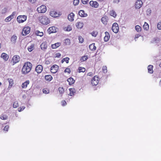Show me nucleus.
Wrapping results in <instances>:
<instances>
[{"mask_svg": "<svg viewBox=\"0 0 161 161\" xmlns=\"http://www.w3.org/2000/svg\"><path fill=\"white\" fill-rule=\"evenodd\" d=\"M32 67V64L30 62H26L24 63L22 69L23 74L26 75L31 70Z\"/></svg>", "mask_w": 161, "mask_h": 161, "instance_id": "1", "label": "nucleus"}, {"mask_svg": "<svg viewBox=\"0 0 161 161\" xmlns=\"http://www.w3.org/2000/svg\"><path fill=\"white\" fill-rule=\"evenodd\" d=\"M40 22L43 25H47L49 24L50 20L46 16H43L40 17L39 19Z\"/></svg>", "mask_w": 161, "mask_h": 161, "instance_id": "2", "label": "nucleus"}, {"mask_svg": "<svg viewBox=\"0 0 161 161\" xmlns=\"http://www.w3.org/2000/svg\"><path fill=\"white\" fill-rule=\"evenodd\" d=\"M27 19V16L25 15H19L18 16L17 20V22L20 23H22L26 21Z\"/></svg>", "mask_w": 161, "mask_h": 161, "instance_id": "3", "label": "nucleus"}, {"mask_svg": "<svg viewBox=\"0 0 161 161\" xmlns=\"http://www.w3.org/2000/svg\"><path fill=\"white\" fill-rule=\"evenodd\" d=\"M99 81V78L97 76H95L92 80V84L93 86H96L98 84Z\"/></svg>", "mask_w": 161, "mask_h": 161, "instance_id": "4", "label": "nucleus"}, {"mask_svg": "<svg viewBox=\"0 0 161 161\" xmlns=\"http://www.w3.org/2000/svg\"><path fill=\"white\" fill-rule=\"evenodd\" d=\"M30 28L28 26L23 28L22 33V35L25 36L27 34H28L30 32Z\"/></svg>", "mask_w": 161, "mask_h": 161, "instance_id": "5", "label": "nucleus"}, {"mask_svg": "<svg viewBox=\"0 0 161 161\" xmlns=\"http://www.w3.org/2000/svg\"><path fill=\"white\" fill-rule=\"evenodd\" d=\"M112 30L113 32L115 33L118 32L119 30L118 25L116 23H113L112 27Z\"/></svg>", "mask_w": 161, "mask_h": 161, "instance_id": "6", "label": "nucleus"}, {"mask_svg": "<svg viewBox=\"0 0 161 161\" xmlns=\"http://www.w3.org/2000/svg\"><path fill=\"white\" fill-rule=\"evenodd\" d=\"M46 10V7L44 5H42L37 8V11L39 13H44Z\"/></svg>", "mask_w": 161, "mask_h": 161, "instance_id": "7", "label": "nucleus"}, {"mask_svg": "<svg viewBox=\"0 0 161 161\" xmlns=\"http://www.w3.org/2000/svg\"><path fill=\"white\" fill-rule=\"evenodd\" d=\"M143 5V3L141 0H137L135 3V6L136 9L140 8Z\"/></svg>", "mask_w": 161, "mask_h": 161, "instance_id": "8", "label": "nucleus"}, {"mask_svg": "<svg viewBox=\"0 0 161 161\" xmlns=\"http://www.w3.org/2000/svg\"><path fill=\"white\" fill-rule=\"evenodd\" d=\"M58 66L55 64L52 66L51 68V71L53 73H55L58 71Z\"/></svg>", "mask_w": 161, "mask_h": 161, "instance_id": "9", "label": "nucleus"}, {"mask_svg": "<svg viewBox=\"0 0 161 161\" xmlns=\"http://www.w3.org/2000/svg\"><path fill=\"white\" fill-rule=\"evenodd\" d=\"M58 30V29L55 26L50 27L47 30L49 34L56 32Z\"/></svg>", "mask_w": 161, "mask_h": 161, "instance_id": "10", "label": "nucleus"}, {"mask_svg": "<svg viewBox=\"0 0 161 161\" xmlns=\"http://www.w3.org/2000/svg\"><path fill=\"white\" fill-rule=\"evenodd\" d=\"M89 4L92 7L95 8H97L99 6V4L96 1H90L89 2Z\"/></svg>", "mask_w": 161, "mask_h": 161, "instance_id": "11", "label": "nucleus"}, {"mask_svg": "<svg viewBox=\"0 0 161 161\" xmlns=\"http://www.w3.org/2000/svg\"><path fill=\"white\" fill-rule=\"evenodd\" d=\"M16 14L15 12H13L12 14L9 16L8 17L6 18L5 19V21L6 22H8L10 21L11 19L14 18L15 14Z\"/></svg>", "mask_w": 161, "mask_h": 161, "instance_id": "12", "label": "nucleus"}, {"mask_svg": "<svg viewBox=\"0 0 161 161\" xmlns=\"http://www.w3.org/2000/svg\"><path fill=\"white\" fill-rule=\"evenodd\" d=\"M43 69V67L41 65H38L36 68V71L38 74H40L42 72Z\"/></svg>", "mask_w": 161, "mask_h": 161, "instance_id": "13", "label": "nucleus"}, {"mask_svg": "<svg viewBox=\"0 0 161 161\" xmlns=\"http://www.w3.org/2000/svg\"><path fill=\"white\" fill-rule=\"evenodd\" d=\"M19 56L15 55L13 57L12 60L14 64L18 62L19 61Z\"/></svg>", "mask_w": 161, "mask_h": 161, "instance_id": "14", "label": "nucleus"}, {"mask_svg": "<svg viewBox=\"0 0 161 161\" xmlns=\"http://www.w3.org/2000/svg\"><path fill=\"white\" fill-rule=\"evenodd\" d=\"M105 36L104 38V41L107 42L109 40L110 36L109 33L107 31L105 32Z\"/></svg>", "mask_w": 161, "mask_h": 161, "instance_id": "15", "label": "nucleus"}, {"mask_svg": "<svg viewBox=\"0 0 161 161\" xmlns=\"http://www.w3.org/2000/svg\"><path fill=\"white\" fill-rule=\"evenodd\" d=\"M79 14L81 17H86L87 15V14L85 13V12L83 10H80L79 12Z\"/></svg>", "mask_w": 161, "mask_h": 161, "instance_id": "16", "label": "nucleus"}, {"mask_svg": "<svg viewBox=\"0 0 161 161\" xmlns=\"http://www.w3.org/2000/svg\"><path fill=\"white\" fill-rule=\"evenodd\" d=\"M47 47V44L46 42H43L41 45V49L43 51H45Z\"/></svg>", "mask_w": 161, "mask_h": 161, "instance_id": "17", "label": "nucleus"}, {"mask_svg": "<svg viewBox=\"0 0 161 161\" xmlns=\"http://www.w3.org/2000/svg\"><path fill=\"white\" fill-rule=\"evenodd\" d=\"M75 15L73 13H71L68 16V18L70 21H72L74 20V17Z\"/></svg>", "mask_w": 161, "mask_h": 161, "instance_id": "18", "label": "nucleus"}, {"mask_svg": "<svg viewBox=\"0 0 161 161\" xmlns=\"http://www.w3.org/2000/svg\"><path fill=\"white\" fill-rule=\"evenodd\" d=\"M61 45L60 42H57L51 45V47L53 49H56L60 46Z\"/></svg>", "mask_w": 161, "mask_h": 161, "instance_id": "19", "label": "nucleus"}, {"mask_svg": "<svg viewBox=\"0 0 161 161\" xmlns=\"http://www.w3.org/2000/svg\"><path fill=\"white\" fill-rule=\"evenodd\" d=\"M76 26L78 29H81L83 26L84 24L82 22H78L76 24Z\"/></svg>", "mask_w": 161, "mask_h": 161, "instance_id": "20", "label": "nucleus"}, {"mask_svg": "<svg viewBox=\"0 0 161 161\" xmlns=\"http://www.w3.org/2000/svg\"><path fill=\"white\" fill-rule=\"evenodd\" d=\"M108 18L106 16L103 17L101 19L102 22L104 25H106L107 23Z\"/></svg>", "mask_w": 161, "mask_h": 161, "instance_id": "21", "label": "nucleus"}, {"mask_svg": "<svg viewBox=\"0 0 161 161\" xmlns=\"http://www.w3.org/2000/svg\"><path fill=\"white\" fill-rule=\"evenodd\" d=\"M50 15L53 17H57L58 16V14L54 11H51L50 13Z\"/></svg>", "mask_w": 161, "mask_h": 161, "instance_id": "22", "label": "nucleus"}, {"mask_svg": "<svg viewBox=\"0 0 161 161\" xmlns=\"http://www.w3.org/2000/svg\"><path fill=\"white\" fill-rule=\"evenodd\" d=\"M29 81L27 80L25 81V82L23 83L22 85V87L23 88H26L27 85L29 84Z\"/></svg>", "mask_w": 161, "mask_h": 161, "instance_id": "23", "label": "nucleus"}, {"mask_svg": "<svg viewBox=\"0 0 161 161\" xmlns=\"http://www.w3.org/2000/svg\"><path fill=\"white\" fill-rule=\"evenodd\" d=\"M1 57L3 58L5 60H7L8 58V56L5 53H3L1 55Z\"/></svg>", "mask_w": 161, "mask_h": 161, "instance_id": "24", "label": "nucleus"}, {"mask_svg": "<svg viewBox=\"0 0 161 161\" xmlns=\"http://www.w3.org/2000/svg\"><path fill=\"white\" fill-rule=\"evenodd\" d=\"M89 49L92 51H94L96 49V47L95 46V43H92L89 46Z\"/></svg>", "mask_w": 161, "mask_h": 161, "instance_id": "25", "label": "nucleus"}, {"mask_svg": "<svg viewBox=\"0 0 161 161\" xmlns=\"http://www.w3.org/2000/svg\"><path fill=\"white\" fill-rule=\"evenodd\" d=\"M17 39V36L15 35H13L11 38V41L14 44L16 42Z\"/></svg>", "mask_w": 161, "mask_h": 161, "instance_id": "26", "label": "nucleus"}, {"mask_svg": "<svg viewBox=\"0 0 161 161\" xmlns=\"http://www.w3.org/2000/svg\"><path fill=\"white\" fill-rule=\"evenodd\" d=\"M45 79L47 81H50L53 79L52 77L50 75H46L45 76Z\"/></svg>", "mask_w": 161, "mask_h": 161, "instance_id": "27", "label": "nucleus"}, {"mask_svg": "<svg viewBox=\"0 0 161 161\" xmlns=\"http://www.w3.org/2000/svg\"><path fill=\"white\" fill-rule=\"evenodd\" d=\"M153 66L150 65L148 66L147 69L148 73L152 74L153 73Z\"/></svg>", "mask_w": 161, "mask_h": 161, "instance_id": "28", "label": "nucleus"}, {"mask_svg": "<svg viewBox=\"0 0 161 161\" xmlns=\"http://www.w3.org/2000/svg\"><path fill=\"white\" fill-rule=\"evenodd\" d=\"M69 90L70 92V93L69 94V95L71 96L74 95V94L75 93V89L74 88H71L69 89Z\"/></svg>", "mask_w": 161, "mask_h": 161, "instance_id": "29", "label": "nucleus"}, {"mask_svg": "<svg viewBox=\"0 0 161 161\" xmlns=\"http://www.w3.org/2000/svg\"><path fill=\"white\" fill-rule=\"evenodd\" d=\"M67 81L69 82V85H71L75 82V80L72 78L70 77L67 79Z\"/></svg>", "mask_w": 161, "mask_h": 161, "instance_id": "30", "label": "nucleus"}, {"mask_svg": "<svg viewBox=\"0 0 161 161\" xmlns=\"http://www.w3.org/2000/svg\"><path fill=\"white\" fill-rule=\"evenodd\" d=\"M8 80L9 83L8 88H11L14 84L13 80L11 79H8Z\"/></svg>", "mask_w": 161, "mask_h": 161, "instance_id": "31", "label": "nucleus"}, {"mask_svg": "<svg viewBox=\"0 0 161 161\" xmlns=\"http://www.w3.org/2000/svg\"><path fill=\"white\" fill-rule=\"evenodd\" d=\"M149 27L148 24L147 23L145 22L143 25V28L144 30H147L149 29Z\"/></svg>", "mask_w": 161, "mask_h": 161, "instance_id": "32", "label": "nucleus"}, {"mask_svg": "<svg viewBox=\"0 0 161 161\" xmlns=\"http://www.w3.org/2000/svg\"><path fill=\"white\" fill-rule=\"evenodd\" d=\"M110 15L111 16H113L114 18H115L117 16L115 12L113 10H112L110 11Z\"/></svg>", "mask_w": 161, "mask_h": 161, "instance_id": "33", "label": "nucleus"}, {"mask_svg": "<svg viewBox=\"0 0 161 161\" xmlns=\"http://www.w3.org/2000/svg\"><path fill=\"white\" fill-rule=\"evenodd\" d=\"M64 43L66 45H69L70 44V40L67 38L64 40Z\"/></svg>", "mask_w": 161, "mask_h": 161, "instance_id": "34", "label": "nucleus"}, {"mask_svg": "<svg viewBox=\"0 0 161 161\" xmlns=\"http://www.w3.org/2000/svg\"><path fill=\"white\" fill-rule=\"evenodd\" d=\"M69 58L68 57H66L65 58H64L62 59L61 61V63H63L65 61L66 63H69Z\"/></svg>", "mask_w": 161, "mask_h": 161, "instance_id": "35", "label": "nucleus"}, {"mask_svg": "<svg viewBox=\"0 0 161 161\" xmlns=\"http://www.w3.org/2000/svg\"><path fill=\"white\" fill-rule=\"evenodd\" d=\"M36 34L38 36H42L43 35V33L42 32H40L38 31H36Z\"/></svg>", "mask_w": 161, "mask_h": 161, "instance_id": "36", "label": "nucleus"}, {"mask_svg": "<svg viewBox=\"0 0 161 161\" xmlns=\"http://www.w3.org/2000/svg\"><path fill=\"white\" fill-rule=\"evenodd\" d=\"M34 49V45L32 44L27 48V49L30 52H31Z\"/></svg>", "mask_w": 161, "mask_h": 161, "instance_id": "37", "label": "nucleus"}, {"mask_svg": "<svg viewBox=\"0 0 161 161\" xmlns=\"http://www.w3.org/2000/svg\"><path fill=\"white\" fill-rule=\"evenodd\" d=\"M135 29L137 31L140 32L141 31V28L139 25H136L135 26Z\"/></svg>", "mask_w": 161, "mask_h": 161, "instance_id": "38", "label": "nucleus"}, {"mask_svg": "<svg viewBox=\"0 0 161 161\" xmlns=\"http://www.w3.org/2000/svg\"><path fill=\"white\" fill-rule=\"evenodd\" d=\"M58 91L60 94H62L64 92V90L63 87H59L58 88ZM62 95H61V96Z\"/></svg>", "mask_w": 161, "mask_h": 161, "instance_id": "39", "label": "nucleus"}, {"mask_svg": "<svg viewBox=\"0 0 161 161\" xmlns=\"http://www.w3.org/2000/svg\"><path fill=\"white\" fill-rule=\"evenodd\" d=\"M8 116L6 115H2L0 119L3 120H5L8 119Z\"/></svg>", "mask_w": 161, "mask_h": 161, "instance_id": "40", "label": "nucleus"}, {"mask_svg": "<svg viewBox=\"0 0 161 161\" xmlns=\"http://www.w3.org/2000/svg\"><path fill=\"white\" fill-rule=\"evenodd\" d=\"M18 102L17 101L14 102L13 104V107L14 108H16L18 106Z\"/></svg>", "mask_w": 161, "mask_h": 161, "instance_id": "41", "label": "nucleus"}, {"mask_svg": "<svg viewBox=\"0 0 161 161\" xmlns=\"http://www.w3.org/2000/svg\"><path fill=\"white\" fill-rule=\"evenodd\" d=\"M79 72H84L85 71V69L83 67H79Z\"/></svg>", "mask_w": 161, "mask_h": 161, "instance_id": "42", "label": "nucleus"}, {"mask_svg": "<svg viewBox=\"0 0 161 161\" xmlns=\"http://www.w3.org/2000/svg\"><path fill=\"white\" fill-rule=\"evenodd\" d=\"M102 70L104 73H106L107 72V67L106 66H103L102 68Z\"/></svg>", "mask_w": 161, "mask_h": 161, "instance_id": "43", "label": "nucleus"}, {"mask_svg": "<svg viewBox=\"0 0 161 161\" xmlns=\"http://www.w3.org/2000/svg\"><path fill=\"white\" fill-rule=\"evenodd\" d=\"M49 92V90L48 89H44L43 90V92L44 93L47 94H48Z\"/></svg>", "mask_w": 161, "mask_h": 161, "instance_id": "44", "label": "nucleus"}, {"mask_svg": "<svg viewBox=\"0 0 161 161\" xmlns=\"http://www.w3.org/2000/svg\"><path fill=\"white\" fill-rule=\"evenodd\" d=\"M79 0H74L73 1V4L75 5H77L79 3Z\"/></svg>", "mask_w": 161, "mask_h": 161, "instance_id": "45", "label": "nucleus"}, {"mask_svg": "<svg viewBox=\"0 0 161 161\" xmlns=\"http://www.w3.org/2000/svg\"><path fill=\"white\" fill-rule=\"evenodd\" d=\"M88 58L87 56H84L82 57L81 60L82 61H85Z\"/></svg>", "mask_w": 161, "mask_h": 161, "instance_id": "46", "label": "nucleus"}, {"mask_svg": "<svg viewBox=\"0 0 161 161\" xmlns=\"http://www.w3.org/2000/svg\"><path fill=\"white\" fill-rule=\"evenodd\" d=\"M158 29L159 30H161V22H159L157 25Z\"/></svg>", "mask_w": 161, "mask_h": 161, "instance_id": "47", "label": "nucleus"}, {"mask_svg": "<svg viewBox=\"0 0 161 161\" xmlns=\"http://www.w3.org/2000/svg\"><path fill=\"white\" fill-rule=\"evenodd\" d=\"M25 107L24 106L18 108V111L19 112L23 111L25 108Z\"/></svg>", "mask_w": 161, "mask_h": 161, "instance_id": "48", "label": "nucleus"}, {"mask_svg": "<svg viewBox=\"0 0 161 161\" xmlns=\"http://www.w3.org/2000/svg\"><path fill=\"white\" fill-rule=\"evenodd\" d=\"M79 42L82 43L84 41V39L81 36H79Z\"/></svg>", "mask_w": 161, "mask_h": 161, "instance_id": "49", "label": "nucleus"}, {"mask_svg": "<svg viewBox=\"0 0 161 161\" xmlns=\"http://www.w3.org/2000/svg\"><path fill=\"white\" fill-rule=\"evenodd\" d=\"M65 30V31H71L72 30V28L69 25L67 27L66 29Z\"/></svg>", "mask_w": 161, "mask_h": 161, "instance_id": "50", "label": "nucleus"}, {"mask_svg": "<svg viewBox=\"0 0 161 161\" xmlns=\"http://www.w3.org/2000/svg\"><path fill=\"white\" fill-rule=\"evenodd\" d=\"M71 72L70 69L69 68H67L66 69L64 70L65 72H68L69 73H70Z\"/></svg>", "mask_w": 161, "mask_h": 161, "instance_id": "51", "label": "nucleus"}, {"mask_svg": "<svg viewBox=\"0 0 161 161\" xmlns=\"http://www.w3.org/2000/svg\"><path fill=\"white\" fill-rule=\"evenodd\" d=\"M81 1L83 4H87L88 2V0H81Z\"/></svg>", "mask_w": 161, "mask_h": 161, "instance_id": "52", "label": "nucleus"}, {"mask_svg": "<svg viewBox=\"0 0 161 161\" xmlns=\"http://www.w3.org/2000/svg\"><path fill=\"white\" fill-rule=\"evenodd\" d=\"M61 103L63 106H65L67 104L65 100L62 101Z\"/></svg>", "mask_w": 161, "mask_h": 161, "instance_id": "53", "label": "nucleus"}, {"mask_svg": "<svg viewBox=\"0 0 161 161\" xmlns=\"http://www.w3.org/2000/svg\"><path fill=\"white\" fill-rule=\"evenodd\" d=\"M92 35L94 37H96L97 35V32H92Z\"/></svg>", "mask_w": 161, "mask_h": 161, "instance_id": "54", "label": "nucleus"}, {"mask_svg": "<svg viewBox=\"0 0 161 161\" xmlns=\"http://www.w3.org/2000/svg\"><path fill=\"white\" fill-rule=\"evenodd\" d=\"M9 128V126L8 125H6L5 126L4 128V131H8V129Z\"/></svg>", "mask_w": 161, "mask_h": 161, "instance_id": "55", "label": "nucleus"}, {"mask_svg": "<svg viewBox=\"0 0 161 161\" xmlns=\"http://www.w3.org/2000/svg\"><path fill=\"white\" fill-rule=\"evenodd\" d=\"M30 2L32 3H34L36 2V0H28Z\"/></svg>", "mask_w": 161, "mask_h": 161, "instance_id": "56", "label": "nucleus"}, {"mask_svg": "<svg viewBox=\"0 0 161 161\" xmlns=\"http://www.w3.org/2000/svg\"><path fill=\"white\" fill-rule=\"evenodd\" d=\"M120 1L119 0H114L113 3H118Z\"/></svg>", "mask_w": 161, "mask_h": 161, "instance_id": "57", "label": "nucleus"}, {"mask_svg": "<svg viewBox=\"0 0 161 161\" xmlns=\"http://www.w3.org/2000/svg\"><path fill=\"white\" fill-rule=\"evenodd\" d=\"M139 36H140V35H139L138 34L136 35L135 38V40L136 41V39H137L139 37Z\"/></svg>", "mask_w": 161, "mask_h": 161, "instance_id": "58", "label": "nucleus"}, {"mask_svg": "<svg viewBox=\"0 0 161 161\" xmlns=\"http://www.w3.org/2000/svg\"><path fill=\"white\" fill-rule=\"evenodd\" d=\"M56 57L59 58V57H60L61 55L60 53H56Z\"/></svg>", "mask_w": 161, "mask_h": 161, "instance_id": "59", "label": "nucleus"}, {"mask_svg": "<svg viewBox=\"0 0 161 161\" xmlns=\"http://www.w3.org/2000/svg\"><path fill=\"white\" fill-rule=\"evenodd\" d=\"M147 14L148 15V14H150L151 13V10L150 9H148L147 11Z\"/></svg>", "mask_w": 161, "mask_h": 161, "instance_id": "60", "label": "nucleus"}, {"mask_svg": "<svg viewBox=\"0 0 161 161\" xmlns=\"http://www.w3.org/2000/svg\"><path fill=\"white\" fill-rule=\"evenodd\" d=\"M87 75L89 76H92V72H89L87 74Z\"/></svg>", "mask_w": 161, "mask_h": 161, "instance_id": "61", "label": "nucleus"}, {"mask_svg": "<svg viewBox=\"0 0 161 161\" xmlns=\"http://www.w3.org/2000/svg\"><path fill=\"white\" fill-rule=\"evenodd\" d=\"M1 82H0V86L1 85Z\"/></svg>", "mask_w": 161, "mask_h": 161, "instance_id": "62", "label": "nucleus"}]
</instances>
